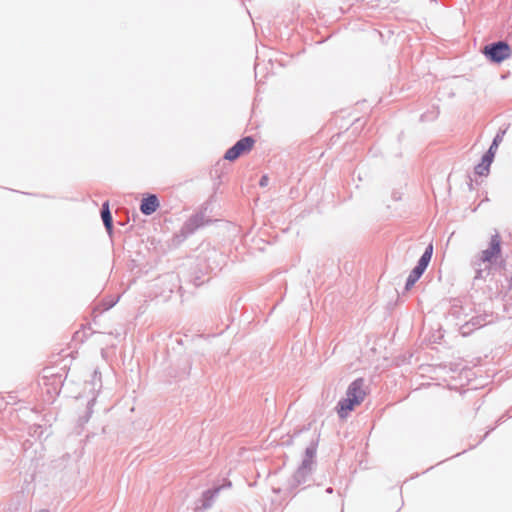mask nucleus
Masks as SVG:
<instances>
[{
  "label": "nucleus",
  "mask_w": 512,
  "mask_h": 512,
  "mask_svg": "<svg viewBox=\"0 0 512 512\" xmlns=\"http://www.w3.org/2000/svg\"><path fill=\"white\" fill-rule=\"evenodd\" d=\"M366 395L363 379L353 381L346 391V397L341 399L337 404L336 409L339 417L345 419L364 401Z\"/></svg>",
  "instance_id": "f257e3e1"
},
{
  "label": "nucleus",
  "mask_w": 512,
  "mask_h": 512,
  "mask_svg": "<svg viewBox=\"0 0 512 512\" xmlns=\"http://www.w3.org/2000/svg\"><path fill=\"white\" fill-rule=\"evenodd\" d=\"M483 53L492 62L500 63L511 56V48L506 42H497L484 47Z\"/></svg>",
  "instance_id": "f03ea898"
},
{
  "label": "nucleus",
  "mask_w": 512,
  "mask_h": 512,
  "mask_svg": "<svg viewBox=\"0 0 512 512\" xmlns=\"http://www.w3.org/2000/svg\"><path fill=\"white\" fill-rule=\"evenodd\" d=\"M254 143L255 141L252 137H244L226 151L224 158L229 161H234L240 156L251 151Z\"/></svg>",
  "instance_id": "7ed1b4c3"
},
{
  "label": "nucleus",
  "mask_w": 512,
  "mask_h": 512,
  "mask_svg": "<svg viewBox=\"0 0 512 512\" xmlns=\"http://www.w3.org/2000/svg\"><path fill=\"white\" fill-rule=\"evenodd\" d=\"M501 252V241L499 235H494L490 241V247L481 254L482 262H490L493 258L499 256Z\"/></svg>",
  "instance_id": "20e7f679"
},
{
  "label": "nucleus",
  "mask_w": 512,
  "mask_h": 512,
  "mask_svg": "<svg viewBox=\"0 0 512 512\" xmlns=\"http://www.w3.org/2000/svg\"><path fill=\"white\" fill-rule=\"evenodd\" d=\"M159 207V201L156 195H149L142 199L140 210L145 215H151Z\"/></svg>",
  "instance_id": "39448f33"
},
{
  "label": "nucleus",
  "mask_w": 512,
  "mask_h": 512,
  "mask_svg": "<svg viewBox=\"0 0 512 512\" xmlns=\"http://www.w3.org/2000/svg\"><path fill=\"white\" fill-rule=\"evenodd\" d=\"M101 217H102L103 223H104L107 231L109 233H111L112 232V223H113V221H112V216H111V213H110L109 203L108 202H105L102 205Z\"/></svg>",
  "instance_id": "423d86ee"
},
{
  "label": "nucleus",
  "mask_w": 512,
  "mask_h": 512,
  "mask_svg": "<svg viewBox=\"0 0 512 512\" xmlns=\"http://www.w3.org/2000/svg\"><path fill=\"white\" fill-rule=\"evenodd\" d=\"M432 253H433V245L429 244L428 247L426 248L424 254L421 256L416 267L421 269L422 271H425V269L427 268V266L431 260Z\"/></svg>",
  "instance_id": "0eeeda50"
},
{
  "label": "nucleus",
  "mask_w": 512,
  "mask_h": 512,
  "mask_svg": "<svg viewBox=\"0 0 512 512\" xmlns=\"http://www.w3.org/2000/svg\"><path fill=\"white\" fill-rule=\"evenodd\" d=\"M424 271L421 269L415 267L410 275L408 276L407 282H406V290H410L413 285L418 281V279L421 277Z\"/></svg>",
  "instance_id": "6e6552de"
},
{
  "label": "nucleus",
  "mask_w": 512,
  "mask_h": 512,
  "mask_svg": "<svg viewBox=\"0 0 512 512\" xmlns=\"http://www.w3.org/2000/svg\"><path fill=\"white\" fill-rule=\"evenodd\" d=\"M492 164V162H487L485 161V155L482 157V161L480 164H478L476 167H475V172L476 174L478 175H487L488 172H489V168H490V165Z\"/></svg>",
  "instance_id": "1a4fd4ad"
},
{
  "label": "nucleus",
  "mask_w": 512,
  "mask_h": 512,
  "mask_svg": "<svg viewBox=\"0 0 512 512\" xmlns=\"http://www.w3.org/2000/svg\"><path fill=\"white\" fill-rule=\"evenodd\" d=\"M497 149L498 148H493V144H491L488 152L485 154V161L493 162V159H494Z\"/></svg>",
  "instance_id": "9d476101"
},
{
  "label": "nucleus",
  "mask_w": 512,
  "mask_h": 512,
  "mask_svg": "<svg viewBox=\"0 0 512 512\" xmlns=\"http://www.w3.org/2000/svg\"><path fill=\"white\" fill-rule=\"evenodd\" d=\"M504 134H505V132L503 131V132L498 133L495 136V138H494V140L492 142L493 148H498L499 147L500 143L503 141Z\"/></svg>",
  "instance_id": "9b49d317"
},
{
  "label": "nucleus",
  "mask_w": 512,
  "mask_h": 512,
  "mask_svg": "<svg viewBox=\"0 0 512 512\" xmlns=\"http://www.w3.org/2000/svg\"><path fill=\"white\" fill-rule=\"evenodd\" d=\"M268 182H269L268 176L264 175L261 177L259 184H260V186L264 187V186L268 185Z\"/></svg>",
  "instance_id": "f8f14e48"
},
{
  "label": "nucleus",
  "mask_w": 512,
  "mask_h": 512,
  "mask_svg": "<svg viewBox=\"0 0 512 512\" xmlns=\"http://www.w3.org/2000/svg\"><path fill=\"white\" fill-rule=\"evenodd\" d=\"M36 512H49L48 510H44V509H41V510H38Z\"/></svg>",
  "instance_id": "ddd939ff"
}]
</instances>
